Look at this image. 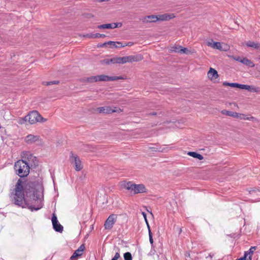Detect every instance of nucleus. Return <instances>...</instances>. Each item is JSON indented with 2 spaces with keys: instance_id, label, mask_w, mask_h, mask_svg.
Here are the masks:
<instances>
[{
  "instance_id": "9b49d317",
  "label": "nucleus",
  "mask_w": 260,
  "mask_h": 260,
  "mask_svg": "<svg viewBox=\"0 0 260 260\" xmlns=\"http://www.w3.org/2000/svg\"><path fill=\"white\" fill-rule=\"evenodd\" d=\"M207 45L208 46L211 47L214 49H217L220 51H226L228 49V47L223 48L221 43L217 42H213L212 40L211 41H207Z\"/></svg>"
},
{
  "instance_id": "8fccbe9b",
  "label": "nucleus",
  "mask_w": 260,
  "mask_h": 260,
  "mask_svg": "<svg viewBox=\"0 0 260 260\" xmlns=\"http://www.w3.org/2000/svg\"><path fill=\"white\" fill-rule=\"evenodd\" d=\"M117 46H120V45H118V44H117Z\"/></svg>"
},
{
  "instance_id": "c756f323",
  "label": "nucleus",
  "mask_w": 260,
  "mask_h": 260,
  "mask_svg": "<svg viewBox=\"0 0 260 260\" xmlns=\"http://www.w3.org/2000/svg\"><path fill=\"white\" fill-rule=\"evenodd\" d=\"M94 76H91L89 77L85 78L83 79V80L88 83H93L94 82Z\"/></svg>"
},
{
  "instance_id": "20e7f679",
  "label": "nucleus",
  "mask_w": 260,
  "mask_h": 260,
  "mask_svg": "<svg viewBox=\"0 0 260 260\" xmlns=\"http://www.w3.org/2000/svg\"><path fill=\"white\" fill-rule=\"evenodd\" d=\"M143 59L141 55H129L124 57H115V63L124 64L127 62H138Z\"/></svg>"
},
{
  "instance_id": "2eb2a0df",
  "label": "nucleus",
  "mask_w": 260,
  "mask_h": 260,
  "mask_svg": "<svg viewBox=\"0 0 260 260\" xmlns=\"http://www.w3.org/2000/svg\"><path fill=\"white\" fill-rule=\"evenodd\" d=\"M100 80H101V81H113L123 79V78L120 76H109L105 75H100Z\"/></svg>"
},
{
  "instance_id": "49530a36",
  "label": "nucleus",
  "mask_w": 260,
  "mask_h": 260,
  "mask_svg": "<svg viewBox=\"0 0 260 260\" xmlns=\"http://www.w3.org/2000/svg\"><path fill=\"white\" fill-rule=\"evenodd\" d=\"M157 148V147H150L149 149H151L152 151H156V149Z\"/></svg>"
},
{
  "instance_id": "412c9836",
  "label": "nucleus",
  "mask_w": 260,
  "mask_h": 260,
  "mask_svg": "<svg viewBox=\"0 0 260 260\" xmlns=\"http://www.w3.org/2000/svg\"><path fill=\"white\" fill-rule=\"evenodd\" d=\"M223 86H229L232 87H237L243 89V84H240L237 83H229L224 82L223 83Z\"/></svg>"
},
{
  "instance_id": "09e8293b",
  "label": "nucleus",
  "mask_w": 260,
  "mask_h": 260,
  "mask_svg": "<svg viewBox=\"0 0 260 260\" xmlns=\"http://www.w3.org/2000/svg\"><path fill=\"white\" fill-rule=\"evenodd\" d=\"M150 115H155L156 114V113L155 112H153V113H150Z\"/></svg>"
},
{
  "instance_id": "cd10ccee",
  "label": "nucleus",
  "mask_w": 260,
  "mask_h": 260,
  "mask_svg": "<svg viewBox=\"0 0 260 260\" xmlns=\"http://www.w3.org/2000/svg\"><path fill=\"white\" fill-rule=\"evenodd\" d=\"M256 250V247L255 246H252L249 249L248 251H247V256L249 255V260L251 259L252 256L253 255V253L254 252V251Z\"/></svg>"
},
{
  "instance_id": "4468645a",
  "label": "nucleus",
  "mask_w": 260,
  "mask_h": 260,
  "mask_svg": "<svg viewBox=\"0 0 260 260\" xmlns=\"http://www.w3.org/2000/svg\"><path fill=\"white\" fill-rule=\"evenodd\" d=\"M121 26L122 24L120 23H113L100 25L97 27L99 29H111L121 27Z\"/></svg>"
},
{
  "instance_id": "c03bdc74",
  "label": "nucleus",
  "mask_w": 260,
  "mask_h": 260,
  "mask_svg": "<svg viewBox=\"0 0 260 260\" xmlns=\"http://www.w3.org/2000/svg\"><path fill=\"white\" fill-rule=\"evenodd\" d=\"M247 256V253L245 252L244 256L243 257H241L237 260H246V257Z\"/></svg>"
},
{
  "instance_id": "a19ab883",
  "label": "nucleus",
  "mask_w": 260,
  "mask_h": 260,
  "mask_svg": "<svg viewBox=\"0 0 260 260\" xmlns=\"http://www.w3.org/2000/svg\"><path fill=\"white\" fill-rule=\"evenodd\" d=\"M87 37L88 38H95V34H90L86 35Z\"/></svg>"
},
{
  "instance_id": "a211bd4d",
  "label": "nucleus",
  "mask_w": 260,
  "mask_h": 260,
  "mask_svg": "<svg viewBox=\"0 0 260 260\" xmlns=\"http://www.w3.org/2000/svg\"><path fill=\"white\" fill-rule=\"evenodd\" d=\"M245 45L248 47L252 48L257 50L260 51V43L252 41H248L245 43Z\"/></svg>"
},
{
  "instance_id": "4be33fe9",
  "label": "nucleus",
  "mask_w": 260,
  "mask_h": 260,
  "mask_svg": "<svg viewBox=\"0 0 260 260\" xmlns=\"http://www.w3.org/2000/svg\"><path fill=\"white\" fill-rule=\"evenodd\" d=\"M241 62L251 68H253L255 66V64L252 61H251L250 60L248 59L246 57L243 58L242 60H241Z\"/></svg>"
},
{
  "instance_id": "37998d69",
  "label": "nucleus",
  "mask_w": 260,
  "mask_h": 260,
  "mask_svg": "<svg viewBox=\"0 0 260 260\" xmlns=\"http://www.w3.org/2000/svg\"><path fill=\"white\" fill-rule=\"evenodd\" d=\"M94 82H98V81H101V80H100V75H97V76H94Z\"/></svg>"
},
{
  "instance_id": "0eeeda50",
  "label": "nucleus",
  "mask_w": 260,
  "mask_h": 260,
  "mask_svg": "<svg viewBox=\"0 0 260 260\" xmlns=\"http://www.w3.org/2000/svg\"><path fill=\"white\" fill-rule=\"evenodd\" d=\"M70 160L72 164L74 165L76 171H80L83 169L81 160L77 155L71 152L70 156Z\"/></svg>"
},
{
  "instance_id": "9d476101",
  "label": "nucleus",
  "mask_w": 260,
  "mask_h": 260,
  "mask_svg": "<svg viewBox=\"0 0 260 260\" xmlns=\"http://www.w3.org/2000/svg\"><path fill=\"white\" fill-rule=\"evenodd\" d=\"M140 20L143 23H155L157 21V16L155 15H148L142 17Z\"/></svg>"
},
{
  "instance_id": "de8ad7c7",
  "label": "nucleus",
  "mask_w": 260,
  "mask_h": 260,
  "mask_svg": "<svg viewBox=\"0 0 260 260\" xmlns=\"http://www.w3.org/2000/svg\"><path fill=\"white\" fill-rule=\"evenodd\" d=\"M93 17V15L91 14H88L87 15V18H90Z\"/></svg>"
},
{
  "instance_id": "6e6552de",
  "label": "nucleus",
  "mask_w": 260,
  "mask_h": 260,
  "mask_svg": "<svg viewBox=\"0 0 260 260\" xmlns=\"http://www.w3.org/2000/svg\"><path fill=\"white\" fill-rule=\"evenodd\" d=\"M116 215L115 214L110 215L105 222V229L106 230H111L116 222Z\"/></svg>"
},
{
  "instance_id": "4c0bfd02",
  "label": "nucleus",
  "mask_w": 260,
  "mask_h": 260,
  "mask_svg": "<svg viewBox=\"0 0 260 260\" xmlns=\"http://www.w3.org/2000/svg\"><path fill=\"white\" fill-rule=\"evenodd\" d=\"M120 257V255L119 252H116L114 255V256L112 258L111 260H118L119 258Z\"/></svg>"
},
{
  "instance_id": "e433bc0d",
  "label": "nucleus",
  "mask_w": 260,
  "mask_h": 260,
  "mask_svg": "<svg viewBox=\"0 0 260 260\" xmlns=\"http://www.w3.org/2000/svg\"><path fill=\"white\" fill-rule=\"evenodd\" d=\"M182 53H185L186 54H188L190 53V51L187 49L186 48H183L181 47V50Z\"/></svg>"
},
{
  "instance_id": "b1692460",
  "label": "nucleus",
  "mask_w": 260,
  "mask_h": 260,
  "mask_svg": "<svg viewBox=\"0 0 260 260\" xmlns=\"http://www.w3.org/2000/svg\"><path fill=\"white\" fill-rule=\"evenodd\" d=\"M243 89L248 90L253 92H257L258 91V88L254 86H250L245 84H243Z\"/></svg>"
},
{
  "instance_id": "2f4dec72",
  "label": "nucleus",
  "mask_w": 260,
  "mask_h": 260,
  "mask_svg": "<svg viewBox=\"0 0 260 260\" xmlns=\"http://www.w3.org/2000/svg\"><path fill=\"white\" fill-rule=\"evenodd\" d=\"M124 260H132V254L130 252H127L124 254Z\"/></svg>"
},
{
  "instance_id": "f03ea898",
  "label": "nucleus",
  "mask_w": 260,
  "mask_h": 260,
  "mask_svg": "<svg viewBox=\"0 0 260 260\" xmlns=\"http://www.w3.org/2000/svg\"><path fill=\"white\" fill-rule=\"evenodd\" d=\"M30 167L24 160H19L14 165L15 173L21 178L27 176L30 172Z\"/></svg>"
},
{
  "instance_id": "c9c22d12",
  "label": "nucleus",
  "mask_w": 260,
  "mask_h": 260,
  "mask_svg": "<svg viewBox=\"0 0 260 260\" xmlns=\"http://www.w3.org/2000/svg\"><path fill=\"white\" fill-rule=\"evenodd\" d=\"M97 46L98 48L107 47L108 42H105L104 43H99L98 44Z\"/></svg>"
},
{
  "instance_id": "79ce46f5",
  "label": "nucleus",
  "mask_w": 260,
  "mask_h": 260,
  "mask_svg": "<svg viewBox=\"0 0 260 260\" xmlns=\"http://www.w3.org/2000/svg\"><path fill=\"white\" fill-rule=\"evenodd\" d=\"M58 83V81H56L48 82H47L46 85H51V84H57Z\"/></svg>"
},
{
  "instance_id": "a878e982",
  "label": "nucleus",
  "mask_w": 260,
  "mask_h": 260,
  "mask_svg": "<svg viewBox=\"0 0 260 260\" xmlns=\"http://www.w3.org/2000/svg\"><path fill=\"white\" fill-rule=\"evenodd\" d=\"M188 155L193 157V158H196L199 159V160H202L203 159V156L196 152H188Z\"/></svg>"
},
{
  "instance_id": "5701e85b",
  "label": "nucleus",
  "mask_w": 260,
  "mask_h": 260,
  "mask_svg": "<svg viewBox=\"0 0 260 260\" xmlns=\"http://www.w3.org/2000/svg\"><path fill=\"white\" fill-rule=\"evenodd\" d=\"M101 63L102 64L108 65L110 63L115 64V57L112 58H106L101 60Z\"/></svg>"
},
{
  "instance_id": "7c9ffc66",
  "label": "nucleus",
  "mask_w": 260,
  "mask_h": 260,
  "mask_svg": "<svg viewBox=\"0 0 260 260\" xmlns=\"http://www.w3.org/2000/svg\"><path fill=\"white\" fill-rule=\"evenodd\" d=\"M181 46H176L172 47L171 51L172 52H176V53H181Z\"/></svg>"
},
{
  "instance_id": "393cba45",
  "label": "nucleus",
  "mask_w": 260,
  "mask_h": 260,
  "mask_svg": "<svg viewBox=\"0 0 260 260\" xmlns=\"http://www.w3.org/2000/svg\"><path fill=\"white\" fill-rule=\"evenodd\" d=\"M221 113L223 115L229 116L234 118H236V116H237V112H232L226 110H222L221 111Z\"/></svg>"
},
{
  "instance_id": "423d86ee",
  "label": "nucleus",
  "mask_w": 260,
  "mask_h": 260,
  "mask_svg": "<svg viewBox=\"0 0 260 260\" xmlns=\"http://www.w3.org/2000/svg\"><path fill=\"white\" fill-rule=\"evenodd\" d=\"M21 160H24L27 164L32 167L36 165L37 158L29 151H23L21 154Z\"/></svg>"
},
{
  "instance_id": "f257e3e1",
  "label": "nucleus",
  "mask_w": 260,
  "mask_h": 260,
  "mask_svg": "<svg viewBox=\"0 0 260 260\" xmlns=\"http://www.w3.org/2000/svg\"><path fill=\"white\" fill-rule=\"evenodd\" d=\"M11 200L15 205L28 208L31 211H37L43 207V187L32 183L25 184L19 179L11 195Z\"/></svg>"
},
{
  "instance_id": "dca6fc26",
  "label": "nucleus",
  "mask_w": 260,
  "mask_h": 260,
  "mask_svg": "<svg viewBox=\"0 0 260 260\" xmlns=\"http://www.w3.org/2000/svg\"><path fill=\"white\" fill-rule=\"evenodd\" d=\"M85 249L84 244H82L75 251L73 255L71 256V260H75V258L78 256H80L83 254V252Z\"/></svg>"
},
{
  "instance_id": "f8f14e48",
  "label": "nucleus",
  "mask_w": 260,
  "mask_h": 260,
  "mask_svg": "<svg viewBox=\"0 0 260 260\" xmlns=\"http://www.w3.org/2000/svg\"><path fill=\"white\" fill-rule=\"evenodd\" d=\"M98 111L100 113L109 114L117 111L116 107L112 108L109 106L99 107L97 108Z\"/></svg>"
},
{
  "instance_id": "bb28decb",
  "label": "nucleus",
  "mask_w": 260,
  "mask_h": 260,
  "mask_svg": "<svg viewBox=\"0 0 260 260\" xmlns=\"http://www.w3.org/2000/svg\"><path fill=\"white\" fill-rule=\"evenodd\" d=\"M236 118L240 119H244V120H251L253 119V117H248L247 115L243 114H239L237 113V116H236Z\"/></svg>"
},
{
  "instance_id": "a18cd8bd",
  "label": "nucleus",
  "mask_w": 260,
  "mask_h": 260,
  "mask_svg": "<svg viewBox=\"0 0 260 260\" xmlns=\"http://www.w3.org/2000/svg\"><path fill=\"white\" fill-rule=\"evenodd\" d=\"M133 45V43L132 42H128L127 44H125L124 45H122V47H124L126 46H132Z\"/></svg>"
},
{
  "instance_id": "6ab92c4d",
  "label": "nucleus",
  "mask_w": 260,
  "mask_h": 260,
  "mask_svg": "<svg viewBox=\"0 0 260 260\" xmlns=\"http://www.w3.org/2000/svg\"><path fill=\"white\" fill-rule=\"evenodd\" d=\"M208 77L212 81H214L218 77V74L217 72L214 69L210 68L209 71L208 72Z\"/></svg>"
},
{
  "instance_id": "ea45409f",
  "label": "nucleus",
  "mask_w": 260,
  "mask_h": 260,
  "mask_svg": "<svg viewBox=\"0 0 260 260\" xmlns=\"http://www.w3.org/2000/svg\"><path fill=\"white\" fill-rule=\"evenodd\" d=\"M95 38H105V37H106V35H104V34H99V33H95Z\"/></svg>"
},
{
  "instance_id": "c85d7f7f",
  "label": "nucleus",
  "mask_w": 260,
  "mask_h": 260,
  "mask_svg": "<svg viewBox=\"0 0 260 260\" xmlns=\"http://www.w3.org/2000/svg\"><path fill=\"white\" fill-rule=\"evenodd\" d=\"M28 122L26 116L24 117H20L18 120V123L20 124H23Z\"/></svg>"
},
{
  "instance_id": "58836bf2",
  "label": "nucleus",
  "mask_w": 260,
  "mask_h": 260,
  "mask_svg": "<svg viewBox=\"0 0 260 260\" xmlns=\"http://www.w3.org/2000/svg\"><path fill=\"white\" fill-rule=\"evenodd\" d=\"M232 59L236 60V61H239L241 62V60H242V58H241L240 56H232L231 57Z\"/></svg>"
},
{
  "instance_id": "ddd939ff",
  "label": "nucleus",
  "mask_w": 260,
  "mask_h": 260,
  "mask_svg": "<svg viewBox=\"0 0 260 260\" xmlns=\"http://www.w3.org/2000/svg\"><path fill=\"white\" fill-rule=\"evenodd\" d=\"M157 16V21H168L176 17L175 14L173 13H165L163 14L158 15Z\"/></svg>"
},
{
  "instance_id": "39448f33",
  "label": "nucleus",
  "mask_w": 260,
  "mask_h": 260,
  "mask_svg": "<svg viewBox=\"0 0 260 260\" xmlns=\"http://www.w3.org/2000/svg\"><path fill=\"white\" fill-rule=\"evenodd\" d=\"M125 188L134 194L146 192L145 186L142 184H135L129 182L124 185Z\"/></svg>"
},
{
  "instance_id": "72a5a7b5",
  "label": "nucleus",
  "mask_w": 260,
  "mask_h": 260,
  "mask_svg": "<svg viewBox=\"0 0 260 260\" xmlns=\"http://www.w3.org/2000/svg\"><path fill=\"white\" fill-rule=\"evenodd\" d=\"M148 233H149V241H150V243L151 244V245H152L153 243V238H152V234L151 232L150 229H148Z\"/></svg>"
},
{
  "instance_id": "473e14b6",
  "label": "nucleus",
  "mask_w": 260,
  "mask_h": 260,
  "mask_svg": "<svg viewBox=\"0 0 260 260\" xmlns=\"http://www.w3.org/2000/svg\"><path fill=\"white\" fill-rule=\"evenodd\" d=\"M167 149V147H157V148H156V149L155 150H156V152H162L166 151Z\"/></svg>"
},
{
  "instance_id": "aec40b11",
  "label": "nucleus",
  "mask_w": 260,
  "mask_h": 260,
  "mask_svg": "<svg viewBox=\"0 0 260 260\" xmlns=\"http://www.w3.org/2000/svg\"><path fill=\"white\" fill-rule=\"evenodd\" d=\"M111 48L122 47V44L119 42L108 41V46Z\"/></svg>"
},
{
  "instance_id": "f704fd0d",
  "label": "nucleus",
  "mask_w": 260,
  "mask_h": 260,
  "mask_svg": "<svg viewBox=\"0 0 260 260\" xmlns=\"http://www.w3.org/2000/svg\"><path fill=\"white\" fill-rule=\"evenodd\" d=\"M142 215L143 216V217H144V218L145 219V221L146 222V223L147 224V226L148 229H150V227L149 226V223H148L147 219L146 214L145 212H142Z\"/></svg>"
},
{
  "instance_id": "f3484780",
  "label": "nucleus",
  "mask_w": 260,
  "mask_h": 260,
  "mask_svg": "<svg viewBox=\"0 0 260 260\" xmlns=\"http://www.w3.org/2000/svg\"><path fill=\"white\" fill-rule=\"evenodd\" d=\"M40 139V136L37 135H28L25 138V141L26 143L30 144L38 141Z\"/></svg>"
},
{
  "instance_id": "1a4fd4ad",
  "label": "nucleus",
  "mask_w": 260,
  "mask_h": 260,
  "mask_svg": "<svg viewBox=\"0 0 260 260\" xmlns=\"http://www.w3.org/2000/svg\"><path fill=\"white\" fill-rule=\"evenodd\" d=\"M52 222L54 230L59 233H62L63 231V226L58 223L57 217L53 214L52 217Z\"/></svg>"
},
{
  "instance_id": "7ed1b4c3",
  "label": "nucleus",
  "mask_w": 260,
  "mask_h": 260,
  "mask_svg": "<svg viewBox=\"0 0 260 260\" xmlns=\"http://www.w3.org/2000/svg\"><path fill=\"white\" fill-rule=\"evenodd\" d=\"M26 116L28 122L30 124H34L37 122H45L47 119L43 118L39 113L36 110L30 112Z\"/></svg>"
}]
</instances>
